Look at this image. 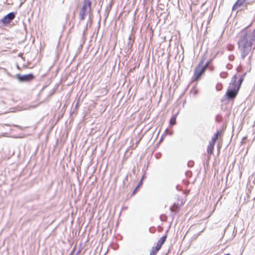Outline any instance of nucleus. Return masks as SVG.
Instances as JSON below:
<instances>
[{
  "label": "nucleus",
  "mask_w": 255,
  "mask_h": 255,
  "mask_svg": "<svg viewBox=\"0 0 255 255\" xmlns=\"http://www.w3.org/2000/svg\"><path fill=\"white\" fill-rule=\"evenodd\" d=\"M142 184V179L140 180L137 186H136V188H138Z\"/></svg>",
  "instance_id": "obj_21"
},
{
  "label": "nucleus",
  "mask_w": 255,
  "mask_h": 255,
  "mask_svg": "<svg viewBox=\"0 0 255 255\" xmlns=\"http://www.w3.org/2000/svg\"><path fill=\"white\" fill-rule=\"evenodd\" d=\"M137 188H136V187L134 189V190H133V192H132V194H134L136 191V190H137Z\"/></svg>",
  "instance_id": "obj_23"
},
{
  "label": "nucleus",
  "mask_w": 255,
  "mask_h": 255,
  "mask_svg": "<svg viewBox=\"0 0 255 255\" xmlns=\"http://www.w3.org/2000/svg\"><path fill=\"white\" fill-rule=\"evenodd\" d=\"M170 209L171 212L177 213L179 210L180 208L178 204L174 203L173 206L171 207Z\"/></svg>",
  "instance_id": "obj_11"
},
{
  "label": "nucleus",
  "mask_w": 255,
  "mask_h": 255,
  "mask_svg": "<svg viewBox=\"0 0 255 255\" xmlns=\"http://www.w3.org/2000/svg\"><path fill=\"white\" fill-rule=\"evenodd\" d=\"M221 120H222L221 116L220 115H217V116L216 117V122H220L221 121Z\"/></svg>",
  "instance_id": "obj_17"
},
{
  "label": "nucleus",
  "mask_w": 255,
  "mask_h": 255,
  "mask_svg": "<svg viewBox=\"0 0 255 255\" xmlns=\"http://www.w3.org/2000/svg\"><path fill=\"white\" fill-rule=\"evenodd\" d=\"M245 1V3L246 4H251L252 3L253 1L251 0H244Z\"/></svg>",
  "instance_id": "obj_19"
},
{
  "label": "nucleus",
  "mask_w": 255,
  "mask_h": 255,
  "mask_svg": "<svg viewBox=\"0 0 255 255\" xmlns=\"http://www.w3.org/2000/svg\"><path fill=\"white\" fill-rule=\"evenodd\" d=\"M176 117H177V115L176 114H175L172 116V117L171 118L170 121H169L170 125L174 126L175 125Z\"/></svg>",
  "instance_id": "obj_13"
},
{
  "label": "nucleus",
  "mask_w": 255,
  "mask_h": 255,
  "mask_svg": "<svg viewBox=\"0 0 255 255\" xmlns=\"http://www.w3.org/2000/svg\"><path fill=\"white\" fill-rule=\"evenodd\" d=\"M134 36L133 34V33H131L130 35L128 37V46L130 45V46H132V42L134 41Z\"/></svg>",
  "instance_id": "obj_14"
},
{
  "label": "nucleus",
  "mask_w": 255,
  "mask_h": 255,
  "mask_svg": "<svg viewBox=\"0 0 255 255\" xmlns=\"http://www.w3.org/2000/svg\"><path fill=\"white\" fill-rule=\"evenodd\" d=\"M167 238V235H165L162 236L160 239L158 240L156 246L157 249H160L162 246V245L165 243Z\"/></svg>",
  "instance_id": "obj_7"
},
{
  "label": "nucleus",
  "mask_w": 255,
  "mask_h": 255,
  "mask_svg": "<svg viewBox=\"0 0 255 255\" xmlns=\"http://www.w3.org/2000/svg\"><path fill=\"white\" fill-rule=\"evenodd\" d=\"M71 255H73L72 254Z\"/></svg>",
  "instance_id": "obj_29"
},
{
  "label": "nucleus",
  "mask_w": 255,
  "mask_h": 255,
  "mask_svg": "<svg viewBox=\"0 0 255 255\" xmlns=\"http://www.w3.org/2000/svg\"><path fill=\"white\" fill-rule=\"evenodd\" d=\"M15 17V13L11 12L4 16L1 20L0 22L5 25L10 23Z\"/></svg>",
  "instance_id": "obj_5"
},
{
  "label": "nucleus",
  "mask_w": 255,
  "mask_h": 255,
  "mask_svg": "<svg viewBox=\"0 0 255 255\" xmlns=\"http://www.w3.org/2000/svg\"><path fill=\"white\" fill-rule=\"evenodd\" d=\"M254 44V49L255 48V33H244L240 36L238 40V48L242 59L249 54Z\"/></svg>",
  "instance_id": "obj_1"
},
{
  "label": "nucleus",
  "mask_w": 255,
  "mask_h": 255,
  "mask_svg": "<svg viewBox=\"0 0 255 255\" xmlns=\"http://www.w3.org/2000/svg\"><path fill=\"white\" fill-rule=\"evenodd\" d=\"M239 90L237 88L235 89V88H231V89H229L226 94V96L227 97L228 100H232L235 98L236 97Z\"/></svg>",
  "instance_id": "obj_6"
},
{
  "label": "nucleus",
  "mask_w": 255,
  "mask_h": 255,
  "mask_svg": "<svg viewBox=\"0 0 255 255\" xmlns=\"http://www.w3.org/2000/svg\"><path fill=\"white\" fill-rule=\"evenodd\" d=\"M214 147V143H211V142H209V144L207 147V153L208 154H212L213 152Z\"/></svg>",
  "instance_id": "obj_9"
},
{
  "label": "nucleus",
  "mask_w": 255,
  "mask_h": 255,
  "mask_svg": "<svg viewBox=\"0 0 255 255\" xmlns=\"http://www.w3.org/2000/svg\"><path fill=\"white\" fill-rule=\"evenodd\" d=\"M92 2L90 0H83V5L79 12V17L81 20H83L85 16L90 13Z\"/></svg>",
  "instance_id": "obj_2"
},
{
  "label": "nucleus",
  "mask_w": 255,
  "mask_h": 255,
  "mask_svg": "<svg viewBox=\"0 0 255 255\" xmlns=\"http://www.w3.org/2000/svg\"><path fill=\"white\" fill-rule=\"evenodd\" d=\"M244 4L246 3H245V1L244 0H237L236 3L234 4L232 9L233 10H235Z\"/></svg>",
  "instance_id": "obj_8"
},
{
  "label": "nucleus",
  "mask_w": 255,
  "mask_h": 255,
  "mask_svg": "<svg viewBox=\"0 0 255 255\" xmlns=\"http://www.w3.org/2000/svg\"><path fill=\"white\" fill-rule=\"evenodd\" d=\"M110 10V8H109V7H107L106 10V12L107 13V15H108V13H109V11Z\"/></svg>",
  "instance_id": "obj_22"
},
{
  "label": "nucleus",
  "mask_w": 255,
  "mask_h": 255,
  "mask_svg": "<svg viewBox=\"0 0 255 255\" xmlns=\"http://www.w3.org/2000/svg\"><path fill=\"white\" fill-rule=\"evenodd\" d=\"M246 75V73H244V74L242 75V76L241 77H244V78L245 77Z\"/></svg>",
  "instance_id": "obj_24"
},
{
  "label": "nucleus",
  "mask_w": 255,
  "mask_h": 255,
  "mask_svg": "<svg viewBox=\"0 0 255 255\" xmlns=\"http://www.w3.org/2000/svg\"><path fill=\"white\" fill-rule=\"evenodd\" d=\"M244 81V77H241L238 81V85L237 86L238 90H239L240 88V87L242 84V82Z\"/></svg>",
  "instance_id": "obj_16"
},
{
  "label": "nucleus",
  "mask_w": 255,
  "mask_h": 255,
  "mask_svg": "<svg viewBox=\"0 0 255 255\" xmlns=\"http://www.w3.org/2000/svg\"><path fill=\"white\" fill-rule=\"evenodd\" d=\"M220 134L221 131H217V132L214 135V136L212 137V140L210 142H211V143H213L215 144L217 140L218 139L219 136L220 135Z\"/></svg>",
  "instance_id": "obj_12"
},
{
  "label": "nucleus",
  "mask_w": 255,
  "mask_h": 255,
  "mask_svg": "<svg viewBox=\"0 0 255 255\" xmlns=\"http://www.w3.org/2000/svg\"><path fill=\"white\" fill-rule=\"evenodd\" d=\"M253 32H255V29H254V30L253 31Z\"/></svg>",
  "instance_id": "obj_27"
},
{
  "label": "nucleus",
  "mask_w": 255,
  "mask_h": 255,
  "mask_svg": "<svg viewBox=\"0 0 255 255\" xmlns=\"http://www.w3.org/2000/svg\"><path fill=\"white\" fill-rule=\"evenodd\" d=\"M16 77L20 82H28L34 78V75L31 73L23 75L17 74Z\"/></svg>",
  "instance_id": "obj_4"
},
{
  "label": "nucleus",
  "mask_w": 255,
  "mask_h": 255,
  "mask_svg": "<svg viewBox=\"0 0 255 255\" xmlns=\"http://www.w3.org/2000/svg\"><path fill=\"white\" fill-rule=\"evenodd\" d=\"M237 79V77L236 75H234L231 80V82L230 84V87L231 88H236V81Z\"/></svg>",
  "instance_id": "obj_10"
},
{
  "label": "nucleus",
  "mask_w": 255,
  "mask_h": 255,
  "mask_svg": "<svg viewBox=\"0 0 255 255\" xmlns=\"http://www.w3.org/2000/svg\"><path fill=\"white\" fill-rule=\"evenodd\" d=\"M206 59L205 57H202L201 61L199 63L197 67L194 70L195 80H198L201 75L205 72V67H203V65Z\"/></svg>",
  "instance_id": "obj_3"
},
{
  "label": "nucleus",
  "mask_w": 255,
  "mask_h": 255,
  "mask_svg": "<svg viewBox=\"0 0 255 255\" xmlns=\"http://www.w3.org/2000/svg\"><path fill=\"white\" fill-rule=\"evenodd\" d=\"M212 60H210L206 62V64L204 66H203V67H205V70L208 67V66L210 65V64L211 63Z\"/></svg>",
  "instance_id": "obj_18"
},
{
  "label": "nucleus",
  "mask_w": 255,
  "mask_h": 255,
  "mask_svg": "<svg viewBox=\"0 0 255 255\" xmlns=\"http://www.w3.org/2000/svg\"><path fill=\"white\" fill-rule=\"evenodd\" d=\"M225 255H231L229 254H225Z\"/></svg>",
  "instance_id": "obj_25"
},
{
  "label": "nucleus",
  "mask_w": 255,
  "mask_h": 255,
  "mask_svg": "<svg viewBox=\"0 0 255 255\" xmlns=\"http://www.w3.org/2000/svg\"><path fill=\"white\" fill-rule=\"evenodd\" d=\"M80 47L82 48V45H80Z\"/></svg>",
  "instance_id": "obj_26"
},
{
  "label": "nucleus",
  "mask_w": 255,
  "mask_h": 255,
  "mask_svg": "<svg viewBox=\"0 0 255 255\" xmlns=\"http://www.w3.org/2000/svg\"><path fill=\"white\" fill-rule=\"evenodd\" d=\"M159 250V249H157L156 247L152 248V251L150 253V255H155Z\"/></svg>",
  "instance_id": "obj_15"
},
{
  "label": "nucleus",
  "mask_w": 255,
  "mask_h": 255,
  "mask_svg": "<svg viewBox=\"0 0 255 255\" xmlns=\"http://www.w3.org/2000/svg\"><path fill=\"white\" fill-rule=\"evenodd\" d=\"M13 126H14V127H15L18 128H19L20 129H23V128H22V127L19 126H18V125H13Z\"/></svg>",
  "instance_id": "obj_20"
},
{
  "label": "nucleus",
  "mask_w": 255,
  "mask_h": 255,
  "mask_svg": "<svg viewBox=\"0 0 255 255\" xmlns=\"http://www.w3.org/2000/svg\"><path fill=\"white\" fill-rule=\"evenodd\" d=\"M144 1H145V0H143Z\"/></svg>",
  "instance_id": "obj_28"
}]
</instances>
